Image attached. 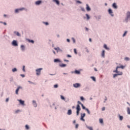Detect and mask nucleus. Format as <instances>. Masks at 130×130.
Instances as JSON below:
<instances>
[{
  "instance_id": "1",
  "label": "nucleus",
  "mask_w": 130,
  "mask_h": 130,
  "mask_svg": "<svg viewBox=\"0 0 130 130\" xmlns=\"http://www.w3.org/2000/svg\"><path fill=\"white\" fill-rule=\"evenodd\" d=\"M124 66L121 65L120 66H117L116 68V70H114L113 71V73H116V74H118V76H122V72H119L118 71V69H122L123 70L124 69Z\"/></svg>"
},
{
  "instance_id": "2",
  "label": "nucleus",
  "mask_w": 130,
  "mask_h": 130,
  "mask_svg": "<svg viewBox=\"0 0 130 130\" xmlns=\"http://www.w3.org/2000/svg\"><path fill=\"white\" fill-rule=\"evenodd\" d=\"M43 70V69L42 68L36 69V72L37 76H40V75L41 74V71H42Z\"/></svg>"
},
{
  "instance_id": "3",
  "label": "nucleus",
  "mask_w": 130,
  "mask_h": 130,
  "mask_svg": "<svg viewBox=\"0 0 130 130\" xmlns=\"http://www.w3.org/2000/svg\"><path fill=\"white\" fill-rule=\"evenodd\" d=\"M77 115H79V114L80 113V111H81V107H80V105H77Z\"/></svg>"
},
{
  "instance_id": "4",
  "label": "nucleus",
  "mask_w": 130,
  "mask_h": 130,
  "mask_svg": "<svg viewBox=\"0 0 130 130\" xmlns=\"http://www.w3.org/2000/svg\"><path fill=\"white\" fill-rule=\"evenodd\" d=\"M85 116H86V114L85 113L81 114V118H80V119L81 120H82V121H85V119L84 118V117H85Z\"/></svg>"
},
{
  "instance_id": "5",
  "label": "nucleus",
  "mask_w": 130,
  "mask_h": 130,
  "mask_svg": "<svg viewBox=\"0 0 130 130\" xmlns=\"http://www.w3.org/2000/svg\"><path fill=\"white\" fill-rule=\"evenodd\" d=\"M73 87H74V88H79L81 87V84L79 83H75L73 84Z\"/></svg>"
},
{
  "instance_id": "6",
  "label": "nucleus",
  "mask_w": 130,
  "mask_h": 130,
  "mask_svg": "<svg viewBox=\"0 0 130 130\" xmlns=\"http://www.w3.org/2000/svg\"><path fill=\"white\" fill-rule=\"evenodd\" d=\"M127 20H129L130 21V12L127 13V18L125 19L126 22H127Z\"/></svg>"
},
{
  "instance_id": "7",
  "label": "nucleus",
  "mask_w": 130,
  "mask_h": 130,
  "mask_svg": "<svg viewBox=\"0 0 130 130\" xmlns=\"http://www.w3.org/2000/svg\"><path fill=\"white\" fill-rule=\"evenodd\" d=\"M12 45H13V46H18V43H17V41H16L15 40H14L12 42Z\"/></svg>"
},
{
  "instance_id": "8",
  "label": "nucleus",
  "mask_w": 130,
  "mask_h": 130,
  "mask_svg": "<svg viewBox=\"0 0 130 130\" xmlns=\"http://www.w3.org/2000/svg\"><path fill=\"white\" fill-rule=\"evenodd\" d=\"M21 88H22V87H21V86H19V87L17 88V89L16 90L15 93H16V94L17 95H18V94H19L18 92H19L20 89H21Z\"/></svg>"
},
{
  "instance_id": "9",
  "label": "nucleus",
  "mask_w": 130,
  "mask_h": 130,
  "mask_svg": "<svg viewBox=\"0 0 130 130\" xmlns=\"http://www.w3.org/2000/svg\"><path fill=\"white\" fill-rule=\"evenodd\" d=\"M23 10H25V8H23L19 9H16L15 10V13H19V11H23Z\"/></svg>"
},
{
  "instance_id": "10",
  "label": "nucleus",
  "mask_w": 130,
  "mask_h": 130,
  "mask_svg": "<svg viewBox=\"0 0 130 130\" xmlns=\"http://www.w3.org/2000/svg\"><path fill=\"white\" fill-rule=\"evenodd\" d=\"M18 101H19V103L20 104H21V105H24L25 102H24L23 101H22L21 100H18Z\"/></svg>"
},
{
  "instance_id": "11",
  "label": "nucleus",
  "mask_w": 130,
  "mask_h": 130,
  "mask_svg": "<svg viewBox=\"0 0 130 130\" xmlns=\"http://www.w3.org/2000/svg\"><path fill=\"white\" fill-rule=\"evenodd\" d=\"M86 11H91V8H90V7H89V5L86 4Z\"/></svg>"
},
{
  "instance_id": "12",
  "label": "nucleus",
  "mask_w": 130,
  "mask_h": 130,
  "mask_svg": "<svg viewBox=\"0 0 130 130\" xmlns=\"http://www.w3.org/2000/svg\"><path fill=\"white\" fill-rule=\"evenodd\" d=\"M32 103L34 107H37V104L36 103V101H33Z\"/></svg>"
},
{
  "instance_id": "13",
  "label": "nucleus",
  "mask_w": 130,
  "mask_h": 130,
  "mask_svg": "<svg viewBox=\"0 0 130 130\" xmlns=\"http://www.w3.org/2000/svg\"><path fill=\"white\" fill-rule=\"evenodd\" d=\"M102 56L103 57H105V50H103V51L102 52Z\"/></svg>"
},
{
  "instance_id": "14",
  "label": "nucleus",
  "mask_w": 130,
  "mask_h": 130,
  "mask_svg": "<svg viewBox=\"0 0 130 130\" xmlns=\"http://www.w3.org/2000/svg\"><path fill=\"white\" fill-rule=\"evenodd\" d=\"M113 8H114V9H117V6H116V4L114 3L112 5Z\"/></svg>"
},
{
  "instance_id": "15",
  "label": "nucleus",
  "mask_w": 130,
  "mask_h": 130,
  "mask_svg": "<svg viewBox=\"0 0 130 130\" xmlns=\"http://www.w3.org/2000/svg\"><path fill=\"white\" fill-rule=\"evenodd\" d=\"M108 12L111 16H113V15H112V10L111 9H109Z\"/></svg>"
},
{
  "instance_id": "16",
  "label": "nucleus",
  "mask_w": 130,
  "mask_h": 130,
  "mask_svg": "<svg viewBox=\"0 0 130 130\" xmlns=\"http://www.w3.org/2000/svg\"><path fill=\"white\" fill-rule=\"evenodd\" d=\"M67 114H68V115H71V114H72V110H69Z\"/></svg>"
},
{
  "instance_id": "17",
  "label": "nucleus",
  "mask_w": 130,
  "mask_h": 130,
  "mask_svg": "<svg viewBox=\"0 0 130 130\" xmlns=\"http://www.w3.org/2000/svg\"><path fill=\"white\" fill-rule=\"evenodd\" d=\"M41 3H42V2L40 1H37L36 2V5H40V4H41Z\"/></svg>"
},
{
  "instance_id": "18",
  "label": "nucleus",
  "mask_w": 130,
  "mask_h": 130,
  "mask_svg": "<svg viewBox=\"0 0 130 130\" xmlns=\"http://www.w3.org/2000/svg\"><path fill=\"white\" fill-rule=\"evenodd\" d=\"M104 48L105 49H107V50H109V48L107 47V45L106 44H105L104 46Z\"/></svg>"
},
{
  "instance_id": "19",
  "label": "nucleus",
  "mask_w": 130,
  "mask_h": 130,
  "mask_svg": "<svg viewBox=\"0 0 130 130\" xmlns=\"http://www.w3.org/2000/svg\"><path fill=\"white\" fill-rule=\"evenodd\" d=\"M55 50H56L57 52L60 50V49H59V47L54 48Z\"/></svg>"
},
{
  "instance_id": "20",
  "label": "nucleus",
  "mask_w": 130,
  "mask_h": 130,
  "mask_svg": "<svg viewBox=\"0 0 130 130\" xmlns=\"http://www.w3.org/2000/svg\"><path fill=\"white\" fill-rule=\"evenodd\" d=\"M60 67H61V68H64V67H67V64H60Z\"/></svg>"
},
{
  "instance_id": "21",
  "label": "nucleus",
  "mask_w": 130,
  "mask_h": 130,
  "mask_svg": "<svg viewBox=\"0 0 130 130\" xmlns=\"http://www.w3.org/2000/svg\"><path fill=\"white\" fill-rule=\"evenodd\" d=\"M53 2L56 3L57 5H59V1H58V0H54Z\"/></svg>"
},
{
  "instance_id": "22",
  "label": "nucleus",
  "mask_w": 130,
  "mask_h": 130,
  "mask_svg": "<svg viewBox=\"0 0 130 130\" xmlns=\"http://www.w3.org/2000/svg\"><path fill=\"white\" fill-rule=\"evenodd\" d=\"M21 48L22 50H23V51L25 50V46H24L23 45H21Z\"/></svg>"
},
{
  "instance_id": "23",
  "label": "nucleus",
  "mask_w": 130,
  "mask_h": 130,
  "mask_svg": "<svg viewBox=\"0 0 130 130\" xmlns=\"http://www.w3.org/2000/svg\"><path fill=\"white\" fill-rule=\"evenodd\" d=\"M28 42H30V43L34 44V41L32 40H28Z\"/></svg>"
},
{
  "instance_id": "24",
  "label": "nucleus",
  "mask_w": 130,
  "mask_h": 130,
  "mask_svg": "<svg viewBox=\"0 0 130 130\" xmlns=\"http://www.w3.org/2000/svg\"><path fill=\"white\" fill-rule=\"evenodd\" d=\"M127 112L128 114L130 115V109L128 107L127 108Z\"/></svg>"
},
{
  "instance_id": "25",
  "label": "nucleus",
  "mask_w": 130,
  "mask_h": 130,
  "mask_svg": "<svg viewBox=\"0 0 130 130\" xmlns=\"http://www.w3.org/2000/svg\"><path fill=\"white\" fill-rule=\"evenodd\" d=\"M14 34H16L17 36H20V33H19V32L14 31Z\"/></svg>"
},
{
  "instance_id": "26",
  "label": "nucleus",
  "mask_w": 130,
  "mask_h": 130,
  "mask_svg": "<svg viewBox=\"0 0 130 130\" xmlns=\"http://www.w3.org/2000/svg\"><path fill=\"white\" fill-rule=\"evenodd\" d=\"M54 62H59L60 61H59V59H55L54 60Z\"/></svg>"
},
{
  "instance_id": "27",
  "label": "nucleus",
  "mask_w": 130,
  "mask_h": 130,
  "mask_svg": "<svg viewBox=\"0 0 130 130\" xmlns=\"http://www.w3.org/2000/svg\"><path fill=\"white\" fill-rule=\"evenodd\" d=\"M91 79H92V80L93 81H94V82H96V78H95V77H91Z\"/></svg>"
},
{
  "instance_id": "28",
  "label": "nucleus",
  "mask_w": 130,
  "mask_h": 130,
  "mask_svg": "<svg viewBox=\"0 0 130 130\" xmlns=\"http://www.w3.org/2000/svg\"><path fill=\"white\" fill-rule=\"evenodd\" d=\"M119 120H122V119H123V117L122 116H120L119 115Z\"/></svg>"
},
{
  "instance_id": "29",
  "label": "nucleus",
  "mask_w": 130,
  "mask_h": 130,
  "mask_svg": "<svg viewBox=\"0 0 130 130\" xmlns=\"http://www.w3.org/2000/svg\"><path fill=\"white\" fill-rule=\"evenodd\" d=\"M12 72L15 73V72H17V68H14L12 69Z\"/></svg>"
},
{
  "instance_id": "30",
  "label": "nucleus",
  "mask_w": 130,
  "mask_h": 130,
  "mask_svg": "<svg viewBox=\"0 0 130 130\" xmlns=\"http://www.w3.org/2000/svg\"><path fill=\"white\" fill-rule=\"evenodd\" d=\"M60 98L62 100H64V101L66 100V99H64V97L62 95H60Z\"/></svg>"
},
{
  "instance_id": "31",
  "label": "nucleus",
  "mask_w": 130,
  "mask_h": 130,
  "mask_svg": "<svg viewBox=\"0 0 130 130\" xmlns=\"http://www.w3.org/2000/svg\"><path fill=\"white\" fill-rule=\"evenodd\" d=\"M86 16L87 19L89 20L90 19V16H89V15L86 14Z\"/></svg>"
},
{
  "instance_id": "32",
  "label": "nucleus",
  "mask_w": 130,
  "mask_h": 130,
  "mask_svg": "<svg viewBox=\"0 0 130 130\" xmlns=\"http://www.w3.org/2000/svg\"><path fill=\"white\" fill-rule=\"evenodd\" d=\"M74 53L75 54H78V52H77V49H74Z\"/></svg>"
},
{
  "instance_id": "33",
  "label": "nucleus",
  "mask_w": 130,
  "mask_h": 130,
  "mask_svg": "<svg viewBox=\"0 0 130 130\" xmlns=\"http://www.w3.org/2000/svg\"><path fill=\"white\" fill-rule=\"evenodd\" d=\"M81 106H82L83 109H85V110H86V109H87V108H86V107H85V106H84L83 104H81Z\"/></svg>"
},
{
  "instance_id": "34",
  "label": "nucleus",
  "mask_w": 130,
  "mask_h": 130,
  "mask_svg": "<svg viewBox=\"0 0 130 130\" xmlns=\"http://www.w3.org/2000/svg\"><path fill=\"white\" fill-rule=\"evenodd\" d=\"M87 128L90 130H93V127L90 126H87Z\"/></svg>"
},
{
  "instance_id": "35",
  "label": "nucleus",
  "mask_w": 130,
  "mask_h": 130,
  "mask_svg": "<svg viewBox=\"0 0 130 130\" xmlns=\"http://www.w3.org/2000/svg\"><path fill=\"white\" fill-rule=\"evenodd\" d=\"M118 76V74H115L113 75V78H115V77H117Z\"/></svg>"
},
{
  "instance_id": "36",
  "label": "nucleus",
  "mask_w": 130,
  "mask_h": 130,
  "mask_svg": "<svg viewBox=\"0 0 130 130\" xmlns=\"http://www.w3.org/2000/svg\"><path fill=\"white\" fill-rule=\"evenodd\" d=\"M80 100H81V101H83V100H85V99L84 98V97L81 96Z\"/></svg>"
},
{
  "instance_id": "37",
  "label": "nucleus",
  "mask_w": 130,
  "mask_h": 130,
  "mask_svg": "<svg viewBox=\"0 0 130 130\" xmlns=\"http://www.w3.org/2000/svg\"><path fill=\"white\" fill-rule=\"evenodd\" d=\"M127 33V31H125L123 35V37H124V36H125V35H126Z\"/></svg>"
},
{
  "instance_id": "38",
  "label": "nucleus",
  "mask_w": 130,
  "mask_h": 130,
  "mask_svg": "<svg viewBox=\"0 0 130 130\" xmlns=\"http://www.w3.org/2000/svg\"><path fill=\"white\" fill-rule=\"evenodd\" d=\"M100 123H102L103 122V119H100Z\"/></svg>"
},
{
  "instance_id": "39",
  "label": "nucleus",
  "mask_w": 130,
  "mask_h": 130,
  "mask_svg": "<svg viewBox=\"0 0 130 130\" xmlns=\"http://www.w3.org/2000/svg\"><path fill=\"white\" fill-rule=\"evenodd\" d=\"M125 60H129V58L127 57H125L124 58Z\"/></svg>"
},
{
  "instance_id": "40",
  "label": "nucleus",
  "mask_w": 130,
  "mask_h": 130,
  "mask_svg": "<svg viewBox=\"0 0 130 130\" xmlns=\"http://www.w3.org/2000/svg\"><path fill=\"white\" fill-rule=\"evenodd\" d=\"M86 110L88 114H90V111L88 109H86Z\"/></svg>"
},
{
  "instance_id": "41",
  "label": "nucleus",
  "mask_w": 130,
  "mask_h": 130,
  "mask_svg": "<svg viewBox=\"0 0 130 130\" xmlns=\"http://www.w3.org/2000/svg\"><path fill=\"white\" fill-rule=\"evenodd\" d=\"M25 128H26V129H29V126L28 125H26Z\"/></svg>"
},
{
  "instance_id": "42",
  "label": "nucleus",
  "mask_w": 130,
  "mask_h": 130,
  "mask_svg": "<svg viewBox=\"0 0 130 130\" xmlns=\"http://www.w3.org/2000/svg\"><path fill=\"white\" fill-rule=\"evenodd\" d=\"M75 73L76 74H80V71L78 70H76Z\"/></svg>"
},
{
  "instance_id": "43",
  "label": "nucleus",
  "mask_w": 130,
  "mask_h": 130,
  "mask_svg": "<svg viewBox=\"0 0 130 130\" xmlns=\"http://www.w3.org/2000/svg\"><path fill=\"white\" fill-rule=\"evenodd\" d=\"M58 87V85L57 84H55L54 85V88H57Z\"/></svg>"
},
{
  "instance_id": "44",
  "label": "nucleus",
  "mask_w": 130,
  "mask_h": 130,
  "mask_svg": "<svg viewBox=\"0 0 130 130\" xmlns=\"http://www.w3.org/2000/svg\"><path fill=\"white\" fill-rule=\"evenodd\" d=\"M78 127H79V124H77L75 125V128H78Z\"/></svg>"
},
{
  "instance_id": "45",
  "label": "nucleus",
  "mask_w": 130,
  "mask_h": 130,
  "mask_svg": "<svg viewBox=\"0 0 130 130\" xmlns=\"http://www.w3.org/2000/svg\"><path fill=\"white\" fill-rule=\"evenodd\" d=\"M72 40H73L74 43H76V40H75V39L74 38H72Z\"/></svg>"
},
{
  "instance_id": "46",
  "label": "nucleus",
  "mask_w": 130,
  "mask_h": 130,
  "mask_svg": "<svg viewBox=\"0 0 130 130\" xmlns=\"http://www.w3.org/2000/svg\"><path fill=\"white\" fill-rule=\"evenodd\" d=\"M81 11H82V12H85V8H81Z\"/></svg>"
},
{
  "instance_id": "47",
  "label": "nucleus",
  "mask_w": 130,
  "mask_h": 130,
  "mask_svg": "<svg viewBox=\"0 0 130 130\" xmlns=\"http://www.w3.org/2000/svg\"><path fill=\"white\" fill-rule=\"evenodd\" d=\"M78 105H79V104H80V105H82V104H82V103H81V102H80V101H78Z\"/></svg>"
},
{
  "instance_id": "48",
  "label": "nucleus",
  "mask_w": 130,
  "mask_h": 130,
  "mask_svg": "<svg viewBox=\"0 0 130 130\" xmlns=\"http://www.w3.org/2000/svg\"><path fill=\"white\" fill-rule=\"evenodd\" d=\"M28 83H29V84H35L34 82H31L30 81H28Z\"/></svg>"
},
{
  "instance_id": "49",
  "label": "nucleus",
  "mask_w": 130,
  "mask_h": 130,
  "mask_svg": "<svg viewBox=\"0 0 130 130\" xmlns=\"http://www.w3.org/2000/svg\"><path fill=\"white\" fill-rule=\"evenodd\" d=\"M76 2L78 3V4H82V2H81V1H77Z\"/></svg>"
},
{
  "instance_id": "50",
  "label": "nucleus",
  "mask_w": 130,
  "mask_h": 130,
  "mask_svg": "<svg viewBox=\"0 0 130 130\" xmlns=\"http://www.w3.org/2000/svg\"><path fill=\"white\" fill-rule=\"evenodd\" d=\"M18 112H20V110H17L15 111V113H18Z\"/></svg>"
},
{
  "instance_id": "51",
  "label": "nucleus",
  "mask_w": 130,
  "mask_h": 130,
  "mask_svg": "<svg viewBox=\"0 0 130 130\" xmlns=\"http://www.w3.org/2000/svg\"><path fill=\"white\" fill-rule=\"evenodd\" d=\"M102 110L103 111H104V110H105V107H103L102 109Z\"/></svg>"
},
{
  "instance_id": "52",
  "label": "nucleus",
  "mask_w": 130,
  "mask_h": 130,
  "mask_svg": "<svg viewBox=\"0 0 130 130\" xmlns=\"http://www.w3.org/2000/svg\"><path fill=\"white\" fill-rule=\"evenodd\" d=\"M67 57H72V55H67Z\"/></svg>"
},
{
  "instance_id": "53",
  "label": "nucleus",
  "mask_w": 130,
  "mask_h": 130,
  "mask_svg": "<svg viewBox=\"0 0 130 130\" xmlns=\"http://www.w3.org/2000/svg\"><path fill=\"white\" fill-rule=\"evenodd\" d=\"M23 71L25 72V66H23Z\"/></svg>"
},
{
  "instance_id": "54",
  "label": "nucleus",
  "mask_w": 130,
  "mask_h": 130,
  "mask_svg": "<svg viewBox=\"0 0 130 130\" xmlns=\"http://www.w3.org/2000/svg\"><path fill=\"white\" fill-rule=\"evenodd\" d=\"M44 24L46 25H48V22H44Z\"/></svg>"
},
{
  "instance_id": "55",
  "label": "nucleus",
  "mask_w": 130,
  "mask_h": 130,
  "mask_svg": "<svg viewBox=\"0 0 130 130\" xmlns=\"http://www.w3.org/2000/svg\"><path fill=\"white\" fill-rule=\"evenodd\" d=\"M21 77H22L23 78H24L25 77V75H23V74H21L20 75Z\"/></svg>"
},
{
  "instance_id": "56",
  "label": "nucleus",
  "mask_w": 130,
  "mask_h": 130,
  "mask_svg": "<svg viewBox=\"0 0 130 130\" xmlns=\"http://www.w3.org/2000/svg\"><path fill=\"white\" fill-rule=\"evenodd\" d=\"M89 40L90 42H92V39H91V38H90V39H89Z\"/></svg>"
},
{
  "instance_id": "57",
  "label": "nucleus",
  "mask_w": 130,
  "mask_h": 130,
  "mask_svg": "<svg viewBox=\"0 0 130 130\" xmlns=\"http://www.w3.org/2000/svg\"><path fill=\"white\" fill-rule=\"evenodd\" d=\"M9 101V98L6 99V102H8Z\"/></svg>"
},
{
  "instance_id": "58",
  "label": "nucleus",
  "mask_w": 130,
  "mask_h": 130,
  "mask_svg": "<svg viewBox=\"0 0 130 130\" xmlns=\"http://www.w3.org/2000/svg\"><path fill=\"white\" fill-rule=\"evenodd\" d=\"M70 39H67V42H70Z\"/></svg>"
},
{
  "instance_id": "59",
  "label": "nucleus",
  "mask_w": 130,
  "mask_h": 130,
  "mask_svg": "<svg viewBox=\"0 0 130 130\" xmlns=\"http://www.w3.org/2000/svg\"><path fill=\"white\" fill-rule=\"evenodd\" d=\"M64 61H67V62H68L69 60H66V59H64Z\"/></svg>"
},
{
  "instance_id": "60",
  "label": "nucleus",
  "mask_w": 130,
  "mask_h": 130,
  "mask_svg": "<svg viewBox=\"0 0 130 130\" xmlns=\"http://www.w3.org/2000/svg\"><path fill=\"white\" fill-rule=\"evenodd\" d=\"M85 29L86 30V31H88L89 30L87 27H85Z\"/></svg>"
},
{
  "instance_id": "61",
  "label": "nucleus",
  "mask_w": 130,
  "mask_h": 130,
  "mask_svg": "<svg viewBox=\"0 0 130 130\" xmlns=\"http://www.w3.org/2000/svg\"><path fill=\"white\" fill-rule=\"evenodd\" d=\"M94 71H95V72H97V69L94 68Z\"/></svg>"
},
{
  "instance_id": "62",
  "label": "nucleus",
  "mask_w": 130,
  "mask_h": 130,
  "mask_svg": "<svg viewBox=\"0 0 130 130\" xmlns=\"http://www.w3.org/2000/svg\"><path fill=\"white\" fill-rule=\"evenodd\" d=\"M73 123H76V120L73 121Z\"/></svg>"
},
{
  "instance_id": "63",
  "label": "nucleus",
  "mask_w": 130,
  "mask_h": 130,
  "mask_svg": "<svg viewBox=\"0 0 130 130\" xmlns=\"http://www.w3.org/2000/svg\"><path fill=\"white\" fill-rule=\"evenodd\" d=\"M3 24H4V25H7V23H6V22H4Z\"/></svg>"
},
{
  "instance_id": "64",
  "label": "nucleus",
  "mask_w": 130,
  "mask_h": 130,
  "mask_svg": "<svg viewBox=\"0 0 130 130\" xmlns=\"http://www.w3.org/2000/svg\"><path fill=\"white\" fill-rule=\"evenodd\" d=\"M72 108H73V109H75V106H73L72 107Z\"/></svg>"
}]
</instances>
